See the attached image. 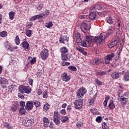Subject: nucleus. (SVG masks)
<instances>
[{"mask_svg":"<svg viewBox=\"0 0 129 129\" xmlns=\"http://www.w3.org/2000/svg\"><path fill=\"white\" fill-rule=\"evenodd\" d=\"M18 89L22 94H24V93L30 94L32 92V88L30 87V86H25L24 85H20Z\"/></svg>","mask_w":129,"mask_h":129,"instance_id":"1","label":"nucleus"},{"mask_svg":"<svg viewBox=\"0 0 129 129\" xmlns=\"http://www.w3.org/2000/svg\"><path fill=\"white\" fill-rule=\"evenodd\" d=\"M81 37V35L79 33H76L75 35V37L77 39V43L78 44L79 46L80 47H87V45L86 44V42L84 41V40H83L80 38Z\"/></svg>","mask_w":129,"mask_h":129,"instance_id":"2","label":"nucleus"},{"mask_svg":"<svg viewBox=\"0 0 129 129\" xmlns=\"http://www.w3.org/2000/svg\"><path fill=\"white\" fill-rule=\"evenodd\" d=\"M107 38V33H101L100 36H96L95 42L96 44H100L103 43V41Z\"/></svg>","mask_w":129,"mask_h":129,"instance_id":"3","label":"nucleus"},{"mask_svg":"<svg viewBox=\"0 0 129 129\" xmlns=\"http://www.w3.org/2000/svg\"><path fill=\"white\" fill-rule=\"evenodd\" d=\"M73 104L75 105V108H76V109H81L83 105V99H78L75 100L74 101Z\"/></svg>","mask_w":129,"mask_h":129,"instance_id":"4","label":"nucleus"},{"mask_svg":"<svg viewBox=\"0 0 129 129\" xmlns=\"http://www.w3.org/2000/svg\"><path fill=\"white\" fill-rule=\"evenodd\" d=\"M53 121L56 125H57L58 126H59L61 123L60 122V113L57 111L54 112Z\"/></svg>","mask_w":129,"mask_h":129,"instance_id":"5","label":"nucleus"},{"mask_svg":"<svg viewBox=\"0 0 129 129\" xmlns=\"http://www.w3.org/2000/svg\"><path fill=\"white\" fill-rule=\"evenodd\" d=\"M87 92V90L84 87L80 88L79 90H78L77 92V96L79 98H82L84 95Z\"/></svg>","mask_w":129,"mask_h":129,"instance_id":"6","label":"nucleus"},{"mask_svg":"<svg viewBox=\"0 0 129 129\" xmlns=\"http://www.w3.org/2000/svg\"><path fill=\"white\" fill-rule=\"evenodd\" d=\"M40 56L41 57V59L45 61L48 57H49V50L48 49L44 48L42 50H41L40 52Z\"/></svg>","mask_w":129,"mask_h":129,"instance_id":"7","label":"nucleus"},{"mask_svg":"<svg viewBox=\"0 0 129 129\" xmlns=\"http://www.w3.org/2000/svg\"><path fill=\"white\" fill-rule=\"evenodd\" d=\"M73 55L74 54L61 53V59L62 61H69V60H70V58H73Z\"/></svg>","mask_w":129,"mask_h":129,"instance_id":"8","label":"nucleus"},{"mask_svg":"<svg viewBox=\"0 0 129 129\" xmlns=\"http://www.w3.org/2000/svg\"><path fill=\"white\" fill-rule=\"evenodd\" d=\"M119 40H120V37H117L115 38L114 41H112L111 43L108 44V47L109 48H112L113 47H115L119 43Z\"/></svg>","mask_w":129,"mask_h":129,"instance_id":"9","label":"nucleus"},{"mask_svg":"<svg viewBox=\"0 0 129 129\" xmlns=\"http://www.w3.org/2000/svg\"><path fill=\"white\" fill-rule=\"evenodd\" d=\"M69 41V37H68L67 35H64V36H60V37L59 38V42L61 44H65V42L68 43Z\"/></svg>","mask_w":129,"mask_h":129,"instance_id":"10","label":"nucleus"},{"mask_svg":"<svg viewBox=\"0 0 129 129\" xmlns=\"http://www.w3.org/2000/svg\"><path fill=\"white\" fill-rule=\"evenodd\" d=\"M89 26L87 25V23L83 22L81 25V30L83 32V33H87V31L90 30Z\"/></svg>","mask_w":129,"mask_h":129,"instance_id":"11","label":"nucleus"},{"mask_svg":"<svg viewBox=\"0 0 129 129\" xmlns=\"http://www.w3.org/2000/svg\"><path fill=\"white\" fill-rule=\"evenodd\" d=\"M34 105V101H28L25 105V109L26 110H32Z\"/></svg>","mask_w":129,"mask_h":129,"instance_id":"12","label":"nucleus"},{"mask_svg":"<svg viewBox=\"0 0 129 129\" xmlns=\"http://www.w3.org/2000/svg\"><path fill=\"white\" fill-rule=\"evenodd\" d=\"M7 84H8V80L5 77H0V85L2 87L5 88L7 86Z\"/></svg>","mask_w":129,"mask_h":129,"instance_id":"13","label":"nucleus"},{"mask_svg":"<svg viewBox=\"0 0 129 129\" xmlns=\"http://www.w3.org/2000/svg\"><path fill=\"white\" fill-rule=\"evenodd\" d=\"M61 77L63 81H65V82H68L71 79V76L67 75V73H63Z\"/></svg>","mask_w":129,"mask_h":129,"instance_id":"14","label":"nucleus"},{"mask_svg":"<svg viewBox=\"0 0 129 129\" xmlns=\"http://www.w3.org/2000/svg\"><path fill=\"white\" fill-rule=\"evenodd\" d=\"M40 18H43V15L42 14L32 16L29 19V21H30V22H34V21H36V20H39Z\"/></svg>","mask_w":129,"mask_h":129,"instance_id":"15","label":"nucleus"},{"mask_svg":"<svg viewBox=\"0 0 129 129\" xmlns=\"http://www.w3.org/2000/svg\"><path fill=\"white\" fill-rule=\"evenodd\" d=\"M33 123H34V120L27 118L25 120L24 124L26 126H31Z\"/></svg>","mask_w":129,"mask_h":129,"instance_id":"16","label":"nucleus"},{"mask_svg":"<svg viewBox=\"0 0 129 129\" xmlns=\"http://www.w3.org/2000/svg\"><path fill=\"white\" fill-rule=\"evenodd\" d=\"M93 63L94 65H99V64H101V63H102V59H101V58L97 57L94 59Z\"/></svg>","mask_w":129,"mask_h":129,"instance_id":"17","label":"nucleus"},{"mask_svg":"<svg viewBox=\"0 0 129 129\" xmlns=\"http://www.w3.org/2000/svg\"><path fill=\"white\" fill-rule=\"evenodd\" d=\"M36 59L37 58H36V57L32 58L31 56H29L28 58V63H29V64H31V65L35 64V63H36Z\"/></svg>","mask_w":129,"mask_h":129,"instance_id":"18","label":"nucleus"},{"mask_svg":"<svg viewBox=\"0 0 129 129\" xmlns=\"http://www.w3.org/2000/svg\"><path fill=\"white\" fill-rule=\"evenodd\" d=\"M86 41L88 44H91L92 42H95V39H94V37L93 36H87Z\"/></svg>","mask_w":129,"mask_h":129,"instance_id":"19","label":"nucleus"},{"mask_svg":"<svg viewBox=\"0 0 129 129\" xmlns=\"http://www.w3.org/2000/svg\"><path fill=\"white\" fill-rule=\"evenodd\" d=\"M21 45L22 47L26 50L29 49V47H30V44H29V42L27 41H24L23 42H22Z\"/></svg>","mask_w":129,"mask_h":129,"instance_id":"20","label":"nucleus"},{"mask_svg":"<svg viewBox=\"0 0 129 129\" xmlns=\"http://www.w3.org/2000/svg\"><path fill=\"white\" fill-rule=\"evenodd\" d=\"M59 51L61 54H67L69 50L66 46H62L60 48Z\"/></svg>","mask_w":129,"mask_h":129,"instance_id":"21","label":"nucleus"},{"mask_svg":"<svg viewBox=\"0 0 129 129\" xmlns=\"http://www.w3.org/2000/svg\"><path fill=\"white\" fill-rule=\"evenodd\" d=\"M120 101L122 105H124V104H126V103H127L128 100L127 98L122 97L120 98Z\"/></svg>","mask_w":129,"mask_h":129,"instance_id":"22","label":"nucleus"},{"mask_svg":"<svg viewBox=\"0 0 129 129\" xmlns=\"http://www.w3.org/2000/svg\"><path fill=\"white\" fill-rule=\"evenodd\" d=\"M111 77L113 79H118L119 78V73L117 72H114L111 74Z\"/></svg>","mask_w":129,"mask_h":129,"instance_id":"23","label":"nucleus"},{"mask_svg":"<svg viewBox=\"0 0 129 129\" xmlns=\"http://www.w3.org/2000/svg\"><path fill=\"white\" fill-rule=\"evenodd\" d=\"M124 81H129V70L126 71L123 77Z\"/></svg>","mask_w":129,"mask_h":129,"instance_id":"24","label":"nucleus"},{"mask_svg":"<svg viewBox=\"0 0 129 129\" xmlns=\"http://www.w3.org/2000/svg\"><path fill=\"white\" fill-rule=\"evenodd\" d=\"M115 56V55L114 53H111L110 54L107 55L105 58H106V60H108V61H111V60H112V58Z\"/></svg>","mask_w":129,"mask_h":129,"instance_id":"25","label":"nucleus"},{"mask_svg":"<svg viewBox=\"0 0 129 129\" xmlns=\"http://www.w3.org/2000/svg\"><path fill=\"white\" fill-rule=\"evenodd\" d=\"M114 101L113 100H110L109 101V104L108 105V107L111 109H114L115 108V105L113 103Z\"/></svg>","mask_w":129,"mask_h":129,"instance_id":"26","label":"nucleus"},{"mask_svg":"<svg viewBox=\"0 0 129 129\" xmlns=\"http://www.w3.org/2000/svg\"><path fill=\"white\" fill-rule=\"evenodd\" d=\"M19 105L17 103H14L13 106L11 107V109L12 111H17L18 108H19Z\"/></svg>","mask_w":129,"mask_h":129,"instance_id":"27","label":"nucleus"},{"mask_svg":"<svg viewBox=\"0 0 129 129\" xmlns=\"http://www.w3.org/2000/svg\"><path fill=\"white\" fill-rule=\"evenodd\" d=\"M49 108H50V105L48 103H46L43 106V111H45V112H47Z\"/></svg>","mask_w":129,"mask_h":129,"instance_id":"28","label":"nucleus"},{"mask_svg":"<svg viewBox=\"0 0 129 129\" xmlns=\"http://www.w3.org/2000/svg\"><path fill=\"white\" fill-rule=\"evenodd\" d=\"M3 125L8 129H13V127L10 125V123H8V122H3Z\"/></svg>","mask_w":129,"mask_h":129,"instance_id":"29","label":"nucleus"},{"mask_svg":"<svg viewBox=\"0 0 129 129\" xmlns=\"http://www.w3.org/2000/svg\"><path fill=\"white\" fill-rule=\"evenodd\" d=\"M96 18V13L95 12H92L90 14L89 19L90 20H94Z\"/></svg>","mask_w":129,"mask_h":129,"instance_id":"30","label":"nucleus"},{"mask_svg":"<svg viewBox=\"0 0 129 129\" xmlns=\"http://www.w3.org/2000/svg\"><path fill=\"white\" fill-rule=\"evenodd\" d=\"M68 69L70 71H72L73 72H75L77 71V68L73 66H70L68 67Z\"/></svg>","mask_w":129,"mask_h":129,"instance_id":"31","label":"nucleus"},{"mask_svg":"<svg viewBox=\"0 0 129 129\" xmlns=\"http://www.w3.org/2000/svg\"><path fill=\"white\" fill-rule=\"evenodd\" d=\"M9 19L11 21L14 20V18H15V12L13 11H11L9 13Z\"/></svg>","mask_w":129,"mask_h":129,"instance_id":"32","label":"nucleus"},{"mask_svg":"<svg viewBox=\"0 0 129 129\" xmlns=\"http://www.w3.org/2000/svg\"><path fill=\"white\" fill-rule=\"evenodd\" d=\"M14 41L16 45H20V44H21V41H20V37H19L18 35H17L15 37Z\"/></svg>","mask_w":129,"mask_h":129,"instance_id":"33","label":"nucleus"},{"mask_svg":"<svg viewBox=\"0 0 129 129\" xmlns=\"http://www.w3.org/2000/svg\"><path fill=\"white\" fill-rule=\"evenodd\" d=\"M49 14H50V12H49V10H46L44 12V14H42L43 19H46V18H47L48 16H49Z\"/></svg>","mask_w":129,"mask_h":129,"instance_id":"34","label":"nucleus"},{"mask_svg":"<svg viewBox=\"0 0 129 129\" xmlns=\"http://www.w3.org/2000/svg\"><path fill=\"white\" fill-rule=\"evenodd\" d=\"M0 36L2 38H6L8 36V32L7 31H3L0 32Z\"/></svg>","mask_w":129,"mask_h":129,"instance_id":"35","label":"nucleus"},{"mask_svg":"<svg viewBox=\"0 0 129 129\" xmlns=\"http://www.w3.org/2000/svg\"><path fill=\"white\" fill-rule=\"evenodd\" d=\"M26 35L27 37H31L33 35V31L27 30L26 31Z\"/></svg>","mask_w":129,"mask_h":129,"instance_id":"36","label":"nucleus"},{"mask_svg":"<svg viewBox=\"0 0 129 129\" xmlns=\"http://www.w3.org/2000/svg\"><path fill=\"white\" fill-rule=\"evenodd\" d=\"M46 28H47V29H50L51 27H53V23L51 21H49L48 23H46L45 26Z\"/></svg>","mask_w":129,"mask_h":129,"instance_id":"37","label":"nucleus"},{"mask_svg":"<svg viewBox=\"0 0 129 129\" xmlns=\"http://www.w3.org/2000/svg\"><path fill=\"white\" fill-rule=\"evenodd\" d=\"M106 21L108 24H110V25H111L113 23V20H112V18L110 17H108L106 18Z\"/></svg>","mask_w":129,"mask_h":129,"instance_id":"38","label":"nucleus"},{"mask_svg":"<svg viewBox=\"0 0 129 129\" xmlns=\"http://www.w3.org/2000/svg\"><path fill=\"white\" fill-rule=\"evenodd\" d=\"M33 104L35 105V107L39 108L41 106V102L35 101V102L33 101Z\"/></svg>","mask_w":129,"mask_h":129,"instance_id":"39","label":"nucleus"},{"mask_svg":"<svg viewBox=\"0 0 129 129\" xmlns=\"http://www.w3.org/2000/svg\"><path fill=\"white\" fill-rule=\"evenodd\" d=\"M83 125V122H82L81 121H79L77 122L76 126L79 128L81 127V126H82Z\"/></svg>","mask_w":129,"mask_h":129,"instance_id":"40","label":"nucleus"},{"mask_svg":"<svg viewBox=\"0 0 129 129\" xmlns=\"http://www.w3.org/2000/svg\"><path fill=\"white\" fill-rule=\"evenodd\" d=\"M96 99L94 98H92L89 100V103L90 105H94V102L95 101Z\"/></svg>","mask_w":129,"mask_h":129,"instance_id":"41","label":"nucleus"},{"mask_svg":"<svg viewBox=\"0 0 129 129\" xmlns=\"http://www.w3.org/2000/svg\"><path fill=\"white\" fill-rule=\"evenodd\" d=\"M60 65H61V66H62V67L69 66V65H70V62L61 61L60 63Z\"/></svg>","mask_w":129,"mask_h":129,"instance_id":"42","label":"nucleus"},{"mask_svg":"<svg viewBox=\"0 0 129 129\" xmlns=\"http://www.w3.org/2000/svg\"><path fill=\"white\" fill-rule=\"evenodd\" d=\"M95 82H96L98 86H100V85H102V82H101V81H99L98 79H96L95 80Z\"/></svg>","mask_w":129,"mask_h":129,"instance_id":"43","label":"nucleus"},{"mask_svg":"<svg viewBox=\"0 0 129 129\" xmlns=\"http://www.w3.org/2000/svg\"><path fill=\"white\" fill-rule=\"evenodd\" d=\"M68 117L67 116H63L61 118L62 122H66L68 120Z\"/></svg>","mask_w":129,"mask_h":129,"instance_id":"44","label":"nucleus"},{"mask_svg":"<svg viewBox=\"0 0 129 129\" xmlns=\"http://www.w3.org/2000/svg\"><path fill=\"white\" fill-rule=\"evenodd\" d=\"M19 112L21 114H25L26 113V109H25V108L21 107Z\"/></svg>","mask_w":129,"mask_h":129,"instance_id":"45","label":"nucleus"},{"mask_svg":"<svg viewBox=\"0 0 129 129\" xmlns=\"http://www.w3.org/2000/svg\"><path fill=\"white\" fill-rule=\"evenodd\" d=\"M102 121V117L100 116H98L96 118V121L97 122H101Z\"/></svg>","mask_w":129,"mask_h":129,"instance_id":"46","label":"nucleus"},{"mask_svg":"<svg viewBox=\"0 0 129 129\" xmlns=\"http://www.w3.org/2000/svg\"><path fill=\"white\" fill-rule=\"evenodd\" d=\"M97 75H100V76H103V75H105V74H107V72H98L97 73Z\"/></svg>","mask_w":129,"mask_h":129,"instance_id":"47","label":"nucleus"},{"mask_svg":"<svg viewBox=\"0 0 129 129\" xmlns=\"http://www.w3.org/2000/svg\"><path fill=\"white\" fill-rule=\"evenodd\" d=\"M43 121L45 123H49V122H50L49 119H48V118H47L46 117H43Z\"/></svg>","mask_w":129,"mask_h":129,"instance_id":"48","label":"nucleus"},{"mask_svg":"<svg viewBox=\"0 0 129 129\" xmlns=\"http://www.w3.org/2000/svg\"><path fill=\"white\" fill-rule=\"evenodd\" d=\"M102 128L103 129H109V128L108 127V126H107V124L105 122H103Z\"/></svg>","mask_w":129,"mask_h":129,"instance_id":"49","label":"nucleus"},{"mask_svg":"<svg viewBox=\"0 0 129 129\" xmlns=\"http://www.w3.org/2000/svg\"><path fill=\"white\" fill-rule=\"evenodd\" d=\"M60 114H62V115H65L66 114L67 111H66V110L65 109H62L59 111Z\"/></svg>","mask_w":129,"mask_h":129,"instance_id":"50","label":"nucleus"},{"mask_svg":"<svg viewBox=\"0 0 129 129\" xmlns=\"http://www.w3.org/2000/svg\"><path fill=\"white\" fill-rule=\"evenodd\" d=\"M25 101H22L20 102V106L21 108H25Z\"/></svg>","mask_w":129,"mask_h":129,"instance_id":"51","label":"nucleus"},{"mask_svg":"<svg viewBox=\"0 0 129 129\" xmlns=\"http://www.w3.org/2000/svg\"><path fill=\"white\" fill-rule=\"evenodd\" d=\"M43 98H46L47 96H48V92L47 91H44V93L42 94Z\"/></svg>","mask_w":129,"mask_h":129,"instance_id":"52","label":"nucleus"},{"mask_svg":"<svg viewBox=\"0 0 129 129\" xmlns=\"http://www.w3.org/2000/svg\"><path fill=\"white\" fill-rule=\"evenodd\" d=\"M34 83V81L32 79H29L28 80V83L30 85H31V86L33 85V83Z\"/></svg>","mask_w":129,"mask_h":129,"instance_id":"53","label":"nucleus"},{"mask_svg":"<svg viewBox=\"0 0 129 129\" xmlns=\"http://www.w3.org/2000/svg\"><path fill=\"white\" fill-rule=\"evenodd\" d=\"M7 48L11 51V52H14V48L12 47L11 46L7 45Z\"/></svg>","mask_w":129,"mask_h":129,"instance_id":"54","label":"nucleus"},{"mask_svg":"<svg viewBox=\"0 0 129 129\" xmlns=\"http://www.w3.org/2000/svg\"><path fill=\"white\" fill-rule=\"evenodd\" d=\"M112 33H113V30H112V29L111 28L109 30H108L107 31V34L108 35H111V34H112Z\"/></svg>","mask_w":129,"mask_h":129,"instance_id":"55","label":"nucleus"},{"mask_svg":"<svg viewBox=\"0 0 129 129\" xmlns=\"http://www.w3.org/2000/svg\"><path fill=\"white\" fill-rule=\"evenodd\" d=\"M18 97H19V98H21V99H25V97L24 96V95H22L20 93L18 94Z\"/></svg>","mask_w":129,"mask_h":129,"instance_id":"56","label":"nucleus"},{"mask_svg":"<svg viewBox=\"0 0 129 129\" xmlns=\"http://www.w3.org/2000/svg\"><path fill=\"white\" fill-rule=\"evenodd\" d=\"M43 4H40L38 6V7L37 8V9H38V10H39L40 11V10H42V9H43Z\"/></svg>","mask_w":129,"mask_h":129,"instance_id":"57","label":"nucleus"},{"mask_svg":"<svg viewBox=\"0 0 129 129\" xmlns=\"http://www.w3.org/2000/svg\"><path fill=\"white\" fill-rule=\"evenodd\" d=\"M8 91H9V92H12V91H13V89H12V88L11 85H9V86H8Z\"/></svg>","mask_w":129,"mask_h":129,"instance_id":"58","label":"nucleus"},{"mask_svg":"<svg viewBox=\"0 0 129 129\" xmlns=\"http://www.w3.org/2000/svg\"><path fill=\"white\" fill-rule=\"evenodd\" d=\"M81 47V46H80V47H77V50H78V51H79V52H81V53H82L84 50L83 49H82Z\"/></svg>","mask_w":129,"mask_h":129,"instance_id":"59","label":"nucleus"},{"mask_svg":"<svg viewBox=\"0 0 129 129\" xmlns=\"http://www.w3.org/2000/svg\"><path fill=\"white\" fill-rule=\"evenodd\" d=\"M96 9H97V10H101L102 7L100 5H98L96 6Z\"/></svg>","mask_w":129,"mask_h":129,"instance_id":"60","label":"nucleus"},{"mask_svg":"<svg viewBox=\"0 0 129 129\" xmlns=\"http://www.w3.org/2000/svg\"><path fill=\"white\" fill-rule=\"evenodd\" d=\"M105 63L107 65H108V64H110V60H108L106 59V58H105Z\"/></svg>","mask_w":129,"mask_h":129,"instance_id":"61","label":"nucleus"},{"mask_svg":"<svg viewBox=\"0 0 129 129\" xmlns=\"http://www.w3.org/2000/svg\"><path fill=\"white\" fill-rule=\"evenodd\" d=\"M42 93V90L41 89H38L37 91V95H41Z\"/></svg>","mask_w":129,"mask_h":129,"instance_id":"62","label":"nucleus"},{"mask_svg":"<svg viewBox=\"0 0 129 129\" xmlns=\"http://www.w3.org/2000/svg\"><path fill=\"white\" fill-rule=\"evenodd\" d=\"M54 124H53L52 122H51L50 123V125L49 126V127H50V128H54Z\"/></svg>","mask_w":129,"mask_h":129,"instance_id":"63","label":"nucleus"},{"mask_svg":"<svg viewBox=\"0 0 129 129\" xmlns=\"http://www.w3.org/2000/svg\"><path fill=\"white\" fill-rule=\"evenodd\" d=\"M67 107V103H63V104L61 105V108H66Z\"/></svg>","mask_w":129,"mask_h":129,"instance_id":"64","label":"nucleus"}]
</instances>
